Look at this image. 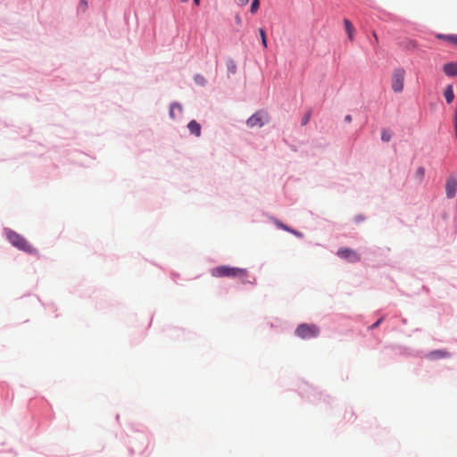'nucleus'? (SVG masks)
<instances>
[{
  "instance_id": "f257e3e1",
  "label": "nucleus",
  "mask_w": 457,
  "mask_h": 457,
  "mask_svg": "<svg viewBox=\"0 0 457 457\" xmlns=\"http://www.w3.org/2000/svg\"><path fill=\"white\" fill-rule=\"evenodd\" d=\"M211 275L214 278H239L244 282L248 277V271L243 268L221 265L212 269Z\"/></svg>"
},
{
  "instance_id": "f03ea898",
  "label": "nucleus",
  "mask_w": 457,
  "mask_h": 457,
  "mask_svg": "<svg viewBox=\"0 0 457 457\" xmlns=\"http://www.w3.org/2000/svg\"><path fill=\"white\" fill-rule=\"evenodd\" d=\"M7 240L12 246L29 254H37V250L21 235L12 229H5Z\"/></svg>"
},
{
  "instance_id": "7ed1b4c3",
  "label": "nucleus",
  "mask_w": 457,
  "mask_h": 457,
  "mask_svg": "<svg viewBox=\"0 0 457 457\" xmlns=\"http://www.w3.org/2000/svg\"><path fill=\"white\" fill-rule=\"evenodd\" d=\"M405 71L403 68L394 70L391 78V87L395 93H401L404 86Z\"/></svg>"
},
{
  "instance_id": "20e7f679",
  "label": "nucleus",
  "mask_w": 457,
  "mask_h": 457,
  "mask_svg": "<svg viewBox=\"0 0 457 457\" xmlns=\"http://www.w3.org/2000/svg\"><path fill=\"white\" fill-rule=\"evenodd\" d=\"M319 332V328L313 324H302L295 330V334L303 339L315 337Z\"/></svg>"
},
{
  "instance_id": "39448f33",
  "label": "nucleus",
  "mask_w": 457,
  "mask_h": 457,
  "mask_svg": "<svg viewBox=\"0 0 457 457\" xmlns=\"http://www.w3.org/2000/svg\"><path fill=\"white\" fill-rule=\"evenodd\" d=\"M269 121L268 114L262 111L253 114L246 121L250 128H261Z\"/></svg>"
},
{
  "instance_id": "423d86ee",
  "label": "nucleus",
  "mask_w": 457,
  "mask_h": 457,
  "mask_svg": "<svg viewBox=\"0 0 457 457\" xmlns=\"http://www.w3.org/2000/svg\"><path fill=\"white\" fill-rule=\"evenodd\" d=\"M337 255L350 262H356L361 260L360 255L350 248H340L337 251Z\"/></svg>"
},
{
  "instance_id": "0eeeda50",
  "label": "nucleus",
  "mask_w": 457,
  "mask_h": 457,
  "mask_svg": "<svg viewBox=\"0 0 457 457\" xmlns=\"http://www.w3.org/2000/svg\"><path fill=\"white\" fill-rule=\"evenodd\" d=\"M457 191V179L450 175L445 183V194L447 198L452 199L455 196Z\"/></svg>"
},
{
  "instance_id": "6e6552de",
  "label": "nucleus",
  "mask_w": 457,
  "mask_h": 457,
  "mask_svg": "<svg viewBox=\"0 0 457 457\" xmlns=\"http://www.w3.org/2000/svg\"><path fill=\"white\" fill-rule=\"evenodd\" d=\"M450 357V353L445 350H435L431 351L426 355V358L429 360L445 359Z\"/></svg>"
},
{
  "instance_id": "1a4fd4ad",
  "label": "nucleus",
  "mask_w": 457,
  "mask_h": 457,
  "mask_svg": "<svg viewBox=\"0 0 457 457\" xmlns=\"http://www.w3.org/2000/svg\"><path fill=\"white\" fill-rule=\"evenodd\" d=\"M443 71L448 77L457 76V62H448L443 67Z\"/></svg>"
},
{
  "instance_id": "9d476101",
  "label": "nucleus",
  "mask_w": 457,
  "mask_h": 457,
  "mask_svg": "<svg viewBox=\"0 0 457 457\" xmlns=\"http://www.w3.org/2000/svg\"><path fill=\"white\" fill-rule=\"evenodd\" d=\"M344 25L346 30L348 39L353 42L354 38L355 29L353 23L348 19H344Z\"/></svg>"
},
{
  "instance_id": "9b49d317",
  "label": "nucleus",
  "mask_w": 457,
  "mask_h": 457,
  "mask_svg": "<svg viewBox=\"0 0 457 457\" xmlns=\"http://www.w3.org/2000/svg\"><path fill=\"white\" fill-rule=\"evenodd\" d=\"M187 129L190 131V133L195 135V137H199L201 135V125L195 120H192L188 123Z\"/></svg>"
},
{
  "instance_id": "f8f14e48",
  "label": "nucleus",
  "mask_w": 457,
  "mask_h": 457,
  "mask_svg": "<svg viewBox=\"0 0 457 457\" xmlns=\"http://www.w3.org/2000/svg\"><path fill=\"white\" fill-rule=\"evenodd\" d=\"M444 96L445 98V101L447 104H452L454 99V93H453V87L452 85H448L445 91H444Z\"/></svg>"
},
{
  "instance_id": "ddd939ff",
  "label": "nucleus",
  "mask_w": 457,
  "mask_h": 457,
  "mask_svg": "<svg viewBox=\"0 0 457 457\" xmlns=\"http://www.w3.org/2000/svg\"><path fill=\"white\" fill-rule=\"evenodd\" d=\"M436 37L457 46V35L437 34Z\"/></svg>"
},
{
  "instance_id": "4468645a",
  "label": "nucleus",
  "mask_w": 457,
  "mask_h": 457,
  "mask_svg": "<svg viewBox=\"0 0 457 457\" xmlns=\"http://www.w3.org/2000/svg\"><path fill=\"white\" fill-rule=\"evenodd\" d=\"M176 110L179 112V113H181L182 112V106L180 104H179L174 103L170 107V117L171 119H175V117H176L175 111Z\"/></svg>"
},
{
  "instance_id": "2eb2a0df",
  "label": "nucleus",
  "mask_w": 457,
  "mask_h": 457,
  "mask_svg": "<svg viewBox=\"0 0 457 457\" xmlns=\"http://www.w3.org/2000/svg\"><path fill=\"white\" fill-rule=\"evenodd\" d=\"M391 137H392V135L391 133L386 130V129H383L382 132H381V139L382 141L384 142H389L391 140Z\"/></svg>"
},
{
  "instance_id": "dca6fc26",
  "label": "nucleus",
  "mask_w": 457,
  "mask_h": 457,
  "mask_svg": "<svg viewBox=\"0 0 457 457\" xmlns=\"http://www.w3.org/2000/svg\"><path fill=\"white\" fill-rule=\"evenodd\" d=\"M416 177L417 179L421 181L423 179H424V176H425V169L423 167H420L418 168V170H416Z\"/></svg>"
},
{
  "instance_id": "f3484780",
  "label": "nucleus",
  "mask_w": 457,
  "mask_h": 457,
  "mask_svg": "<svg viewBox=\"0 0 457 457\" xmlns=\"http://www.w3.org/2000/svg\"><path fill=\"white\" fill-rule=\"evenodd\" d=\"M311 115H312V112L311 111H308L305 112V114L303 115V117L302 118V120H301V123L303 126L306 125L310 119H311Z\"/></svg>"
},
{
  "instance_id": "a211bd4d",
  "label": "nucleus",
  "mask_w": 457,
  "mask_h": 457,
  "mask_svg": "<svg viewBox=\"0 0 457 457\" xmlns=\"http://www.w3.org/2000/svg\"><path fill=\"white\" fill-rule=\"evenodd\" d=\"M259 33H260V36H261L262 43L263 46L266 47L267 46V40H266V34H265L264 29H259Z\"/></svg>"
},
{
  "instance_id": "6ab92c4d",
  "label": "nucleus",
  "mask_w": 457,
  "mask_h": 457,
  "mask_svg": "<svg viewBox=\"0 0 457 457\" xmlns=\"http://www.w3.org/2000/svg\"><path fill=\"white\" fill-rule=\"evenodd\" d=\"M259 8V0H253L251 5V12L253 13Z\"/></svg>"
},
{
  "instance_id": "aec40b11",
  "label": "nucleus",
  "mask_w": 457,
  "mask_h": 457,
  "mask_svg": "<svg viewBox=\"0 0 457 457\" xmlns=\"http://www.w3.org/2000/svg\"><path fill=\"white\" fill-rule=\"evenodd\" d=\"M454 129H455V136L457 137V106L455 108V114H454Z\"/></svg>"
},
{
  "instance_id": "412c9836",
  "label": "nucleus",
  "mask_w": 457,
  "mask_h": 457,
  "mask_svg": "<svg viewBox=\"0 0 457 457\" xmlns=\"http://www.w3.org/2000/svg\"><path fill=\"white\" fill-rule=\"evenodd\" d=\"M248 2H249V0H238V4L240 5H245L248 4Z\"/></svg>"
},
{
  "instance_id": "4be33fe9",
  "label": "nucleus",
  "mask_w": 457,
  "mask_h": 457,
  "mask_svg": "<svg viewBox=\"0 0 457 457\" xmlns=\"http://www.w3.org/2000/svg\"><path fill=\"white\" fill-rule=\"evenodd\" d=\"M372 36H373V40H375L376 44H378V36L375 31L372 32Z\"/></svg>"
},
{
  "instance_id": "5701e85b",
  "label": "nucleus",
  "mask_w": 457,
  "mask_h": 457,
  "mask_svg": "<svg viewBox=\"0 0 457 457\" xmlns=\"http://www.w3.org/2000/svg\"><path fill=\"white\" fill-rule=\"evenodd\" d=\"M345 121H346V122H348V123H349V122H351V121H352V116H351V115H349V114H348V115H346V116L345 117Z\"/></svg>"
},
{
  "instance_id": "b1692460",
  "label": "nucleus",
  "mask_w": 457,
  "mask_h": 457,
  "mask_svg": "<svg viewBox=\"0 0 457 457\" xmlns=\"http://www.w3.org/2000/svg\"><path fill=\"white\" fill-rule=\"evenodd\" d=\"M382 321V319H379L377 322H375L372 326H371V328H376L380 322Z\"/></svg>"
},
{
  "instance_id": "393cba45",
  "label": "nucleus",
  "mask_w": 457,
  "mask_h": 457,
  "mask_svg": "<svg viewBox=\"0 0 457 457\" xmlns=\"http://www.w3.org/2000/svg\"><path fill=\"white\" fill-rule=\"evenodd\" d=\"M236 21H237V24H240V23H241V18H240V16H238V15H237V16H236Z\"/></svg>"
},
{
  "instance_id": "a878e982",
  "label": "nucleus",
  "mask_w": 457,
  "mask_h": 457,
  "mask_svg": "<svg viewBox=\"0 0 457 457\" xmlns=\"http://www.w3.org/2000/svg\"><path fill=\"white\" fill-rule=\"evenodd\" d=\"M228 70H231L232 72H235L236 66L232 65V67H228Z\"/></svg>"
},
{
  "instance_id": "bb28decb",
  "label": "nucleus",
  "mask_w": 457,
  "mask_h": 457,
  "mask_svg": "<svg viewBox=\"0 0 457 457\" xmlns=\"http://www.w3.org/2000/svg\"><path fill=\"white\" fill-rule=\"evenodd\" d=\"M228 70H231L232 72H235L236 66L232 65V67H228Z\"/></svg>"
},
{
  "instance_id": "cd10ccee",
  "label": "nucleus",
  "mask_w": 457,
  "mask_h": 457,
  "mask_svg": "<svg viewBox=\"0 0 457 457\" xmlns=\"http://www.w3.org/2000/svg\"><path fill=\"white\" fill-rule=\"evenodd\" d=\"M80 4H81L82 6H84V7H87V2H85V1H81V2H80Z\"/></svg>"
},
{
  "instance_id": "c85d7f7f",
  "label": "nucleus",
  "mask_w": 457,
  "mask_h": 457,
  "mask_svg": "<svg viewBox=\"0 0 457 457\" xmlns=\"http://www.w3.org/2000/svg\"><path fill=\"white\" fill-rule=\"evenodd\" d=\"M194 3H195V5H199L200 0H194Z\"/></svg>"
},
{
  "instance_id": "c756f323",
  "label": "nucleus",
  "mask_w": 457,
  "mask_h": 457,
  "mask_svg": "<svg viewBox=\"0 0 457 457\" xmlns=\"http://www.w3.org/2000/svg\"><path fill=\"white\" fill-rule=\"evenodd\" d=\"M287 231H290V232L295 233L293 230H290L288 228H287Z\"/></svg>"
},
{
  "instance_id": "7c9ffc66",
  "label": "nucleus",
  "mask_w": 457,
  "mask_h": 457,
  "mask_svg": "<svg viewBox=\"0 0 457 457\" xmlns=\"http://www.w3.org/2000/svg\"><path fill=\"white\" fill-rule=\"evenodd\" d=\"M183 3H187L188 0H181Z\"/></svg>"
}]
</instances>
